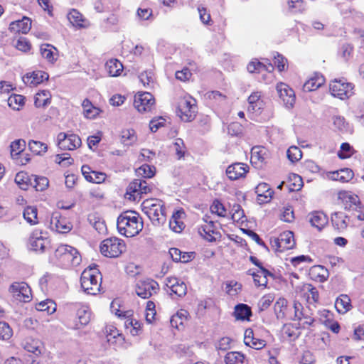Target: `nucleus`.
Returning a JSON list of instances; mask_svg holds the SVG:
<instances>
[{"label": "nucleus", "instance_id": "obj_1", "mask_svg": "<svg viewBox=\"0 0 364 364\" xmlns=\"http://www.w3.org/2000/svg\"><path fill=\"white\" fill-rule=\"evenodd\" d=\"M117 226L121 235L132 237L138 235L142 230L143 222L136 212L128 210L118 217Z\"/></svg>", "mask_w": 364, "mask_h": 364}, {"label": "nucleus", "instance_id": "obj_2", "mask_svg": "<svg viewBox=\"0 0 364 364\" xmlns=\"http://www.w3.org/2000/svg\"><path fill=\"white\" fill-rule=\"evenodd\" d=\"M102 277L96 266H89L81 274L80 284L83 291L90 295H96L100 291Z\"/></svg>", "mask_w": 364, "mask_h": 364}, {"label": "nucleus", "instance_id": "obj_3", "mask_svg": "<svg viewBox=\"0 0 364 364\" xmlns=\"http://www.w3.org/2000/svg\"><path fill=\"white\" fill-rule=\"evenodd\" d=\"M141 210L154 225H160L166 221L164 203L157 198H149L141 203Z\"/></svg>", "mask_w": 364, "mask_h": 364}, {"label": "nucleus", "instance_id": "obj_4", "mask_svg": "<svg viewBox=\"0 0 364 364\" xmlns=\"http://www.w3.org/2000/svg\"><path fill=\"white\" fill-rule=\"evenodd\" d=\"M55 257L65 266H77L81 262L77 249L67 245H59L55 251Z\"/></svg>", "mask_w": 364, "mask_h": 364}, {"label": "nucleus", "instance_id": "obj_5", "mask_svg": "<svg viewBox=\"0 0 364 364\" xmlns=\"http://www.w3.org/2000/svg\"><path fill=\"white\" fill-rule=\"evenodd\" d=\"M126 250L124 242L115 237L104 240L100 245L101 253L107 257H117Z\"/></svg>", "mask_w": 364, "mask_h": 364}, {"label": "nucleus", "instance_id": "obj_6", "mask_svg": "<svg viewBox=\"0 0 364 364\" xmlns=\"http://www.w3.org/2000/svg\"><path fill=\"white\" fill-rule=\"evenodd\" d=\"M353 84L347 82L344 79H335L329 85L331 94L341 100L350 97L353 94Z\"/></svg>", "mask_w": 364, "mask_h": 364}, {"label": "nucleus", "instance_id": "obj_7", "mask_svg": "<svg viewBox=\"0 0 364 364\" xmlns=\"http://www.w3.org/2000/svg\"><path fill=\"white\" fill-rule=\"evenodd\" d=\"M178 114L184 122H191L195 119L197 108L195 100L191 97H183L178 103Z\"/></svg>", "mask_w": 364, "mask_h": 364}, {"label": "nucleus", "instance_id": "obj_8", "mask_svg": "<svg viewBox=\"0 0 364 364\" xmlns=\"http://www.w3.org/2000/svg\"><path fill=\"white\" fill-rule=\"evenodd\" d=\"M205 224H202L198 228V234L205 240L213 242L221 238V234L215 223L208 220V217L203 218Z\"/></svg>", "mask_w": 364, "mask_h": 364}, {"label": "nucleus", "instance_id": "obj_9", "mask_svg": "<svg viewBox=\"0 0 364 364\" xmlns=\"http://www.w3.org/2000/svg\"><path fill=\"white\" fill-rule=\"evenodd\" d=\"M9 292L19 302H28L31 299V288L23 282L12 283L9 288Z\"/></svg>", "mask_w": 364, "mask_h": 364}, {"label": "nucleus", "instance_id": "obj_10", "mask_svg": "<svg viewBox=\"0 0 364 364\" xmlns=\"http://www.w3.org/2000/svg\"><path fill=\"white\" fill-rule=\"evenodd\" d=\"M58 146L62 150H75L81 144V139L75 134L60 132L58 134Z\"/></svg>", "mask_w": 364, "mask_h": 364}, {"label": "nucleus", "instance_id": "obj_11", "mask_svg": "<svg viewBox=\"0 0 364 364\" xmlns=\"http://www.w3.org/2000/svg\"><path fill=\"white\" fill-rule=\"evenodd\" d=\"M159 289V286L158 283L150 279L146 280H140L136 285V294L143 299L149 298L154 294H156Z\"/></svg>", "mask_w": 364, "mask_h": 364}, {"label": "nucleus", "instance_id": "obj_12", "mask_svg": "<svg viewBox=\"0 0 364 364\" xmlns=\"http://www.w3.org/2000/svg\"><path fill=\"white\" fill-rule=\"evenodd\" d=\"M272 247L278 252L291 250L295 246L294 233L291 231H285L279 237L272 241Z\"/></svg>", "mask_w": 364, "mask_h": 364}, {"label": "nucleus", "instance_id": "obj_13", "mask_svg": "<svg viewBox=\"0 0 364 364\" xmlns=\"http://www.w3.org/2000/svg\"><path fill=\"white\" fill-rule=\"evenodd\" d=\"M155 100L153 95L148 92L139 93L136 95L134 106L141 113L150 112L154 106Z\"/></svg>", "mask_w": 364, "mask_h": 364}, {"label": "nucleus", "instance_id": "obj_14", "mask_svg": "<svg viewBox=\"0 0 364 364\" xmlns=\"http://www.w3.org/2000/svg\"><path fill=\"white\" fill-rule=\"evenodd\" d=\"M276 88L279 97L283 101L285 107L288 109L292 108L296 100L294 90L287 84L282 82L277 84Z\"/></svg>", "mask_w": 364, "mask_h": 364}, {"label": "nucleus", "instance_id": "obj_15", "mask_svg": "<svg viewBox=\"0 0 364 364\" xmlns=\"http://www.w3.org/2000/svg\"><path fill=\"white\" fill-rule=\"evenodd\" d=\"M152 188V186H150L146 181L139 178L134 179L129 183L127 193L131 194L134 198L141 197L143 194L150 193Z\"/></svg>", "mask_w": 364, "mask_h": 364}, {"label": "nucleus", "instance_id": "obj_16", "mask_svg": "<svg viewBox=\"0 0 364 364\" xmlns=\"http://www.w3.org/2000/svg\"><path fill=\"white\" fill-rule=\"evenodd\" d=\"M50 228L60 233L68 232L72 225L65 218H62L59 213H53L50 219Z\"/></svg>", "mask_w": 364, "mask_h": 364}, {"label": "nucleus", "instance_id": "obj_17", "mask_svg": "<svg viewBox=\"0 0 364 364\" xmlns=\"http://www.w3.org/2000/svg\"><path fill=\"white\" fill-rule=\"evenodd\" d=\"M294 320H297L299 321H303V325L311 326L314 323V319L311 316L310 309L304 308L302 304L297 301H294Z\"/></svg>", "mask_w": 364, "mask_h": 364}, {"label": "nucleus", "instance_id": "obj_18", "mask_svg": "<svg viewBox=\"0 0 364 364\" xmlns=\"http://www.w3.org/2000/svg\"><path fill=\"white\" fill-rule=\"evenodd\" d=\"M299 290H296L297 294L301 297L306 299L309 304H314L318 300V292L317 289L310 284H304L298 287Z\"/></svg>", "mask_w": 364, "mask_h": 364}, {"label": "nucleus", "instance_id": "obj_19", "mask_svg": "<svg viewBox=\"0 0 364 364\" xmlns=\"http://www.w3.org/2000/svg\"><path fill=\"white\" fill-rule=\"evenodd\" d=\"M249 166L243 163H235L226 169V174L230 180H237L244 177L248 172Z\"/></svg>", "mask_w": 364, "mask_h": 364}, {"label": "nucleus", "instance_id": "obj_20", "mask_svg": "<svg viewBox=\"0 0 364 364\" xmlns=\"http://www.w3.org/2000/svg\"><path fill=\"white\" fill-rule=\"evenodd\" d=\"M166 286L171 289L172 293L179 297H182L186 294L187 287L186 284L176 277L166 278Z\"/></svg>", "mask_w": 364, "mask_h": 364}, {"label": "nucleus", "instance_id": "obj_21", "mask_svg": "<svg viewBox=\"0 0 364 364\" xmlns=\"http://www.w3.org/2000/svg\"><path fill=\"white\" fill-rule=\"evenodd\" d=\"M244 343L253 349L260 350L266 346V341L257 338L252 328H247L244 334Z\"/></svg>", "mask_w": 364, "mask_h": 364}, {"label": "nucleus", "instance_id": "obj_22", "mask_svg": "<svg viewBox=\"0 0 364 364\" xmlns=\"http://www.w3.org/2000/svg\"><path fill=\"white\" fill-rule=\"evenodd\" d=\"M49 75L47 73L37 70L31 73H27L23 77V81L25 84L30 86H36L44 80H47Z\"/></svg>", "mask_w": 364, "mask_h": 364}, {"label": "nucleus", "instance_id": "obj_23", "mask_svg": "<svg viewBox=\"0 0 364 364\" xmlns=\"http://www.w3.org/2000/svg\"><path fill=\"white\" fill-rule=\"evenodd\" d=\"M31 249L35 252H43L48 244L46 238L41 235V233L33 232L29 238Z\"/></svg>", "mask_w": 364, "mask_h": 364}, {"label": "nucleus", "instance_id": "obj_24", "mask_svg": "<svg viewBox=\"0 0 364 364\" xmlns=\"http://www.w3.org/2000/svg\"><path fill=\"white\" fill-rule=\"evenodd\" d=\"M255 193L257 195V200L259 203H264L270 201L274 191L270 188L269 184L261 183L255 188Z\"/></svg>", "mask_w": 364, "mask_h": 364}, {"label": "nucleus", "instance_id": "obj_25", "mask_svg": "<svg viewBox=\"0 0 364 364\" xmlns=\"http://www.w3.org/2000/svg\"><path fill=\"white\" fill-rule=\"evenodd\" d=\"M21 345L26 351L32 353L36 356L41 355L43 349L42 342L33 338H26L23 341Z\"/></svg>", "mask_w": 364, "mask_h": 364}, {"label": "nucleus", "instance_id": "obj_26", "mask_svg": "<svg viewBox=\"0 0 364 364\" xmlns=\"http://www.w3.org/2000/svg\"><path fill=\"white\" fill-rule=\"evenodd\" d=\"M309 218L311 225L318 230H321L328 221L326 215L321 211H314L310 213Z\"/></svg>", "mask_w": 364, "mask_h": 364}, {"label": "nucleus", "instance_id": "obj_27", "mask_svg": "<svg viewBox=\"0 0 364 364\" xmlns=\"http://www.w3.org/2000/svg\"><path fill=\"white\" fill-rule=\"evenodd\" d=\"M248 274L252 275L256 286L266 287L267 284V277H272L273 274L263 267H260V269L257 272H251L248 271Z\"/></svg>", "mask_w": 364, "mask_h": 364}, {"label": "nucleus", "instance_id": "obj_28", "mask_svg": "<svg viewBox=\"0 0 364 364\" xmlns=\"http://www.w3.org/2000/svg\"><path fill=\"white\" fill-rule=\"evenodd\" d=\"M354 176L353 171L350 168H343L330 173L329 178L333 181H338L341 183L350 181Z\"/></svg>", "mask_w": 364, "mask_h": 364}, {"label": "nucleus", "instance_id": "obj_29", "mask_svg": "<svg viewBox=\"0 0 364 364\" xmlns=\"http://www.w3.org/2000/svg\"><path fill=\"white\" fill-rule=\"evenodd\" d=\"M309 275L313 280L323 282L328 277V271L323 266L315 265L310 269Z\"/></svg>", "mask_w": 364, "mask_h": 364}, {"label": "nucleus", "instance_id": "obj_30", "mask_svg": "<svg viewBox=\"0 0 364 364\" xmlns=\"http://www.w3.org/2000/svg\"><path fill=\"white\" fill-rule=\"evenodd\" d=\"M324 82V77L321 75L316 74L304 84L303 90L305 92L314 91L323 85Z\"/></svg>", "mask_w": 364, "mask_h": 364}, {"label": "nucleus", "instance_id": "obj_31", "mask_svg": "<svg viewBox=\"0 0 364 364\" xmlns=\"http://www.w3.org/2000/svg\"><path fill=\"white\" fill-rule=\"evenodd\" d=\"M248 111L251 112H256L262 109L264 103L261 99V95L259 92H255L248 97Z\"/></svg>", "mask_w": 364, "mask_h": 364}, {"label": "nucleus", "instance_id": "obj_32", "mask_svg": "<svg viewBox=\"0 0 364 364\" xmlns=\"http://www.w3.org/2000/svg\"><path fill=\"white\" fill-rule=\"evenodd\" d=\"M226 364H249L248 360L244 354L237 352H228L225 356Z\"/></svg>", "mask_w": 364, "mask_h": 364}, {"label": "nucleus", "instance_id": "obj_33", "mask_svg": "<svg viewBox=\"0 0 364 364\" xmlns=\"http://www.w3.org/2000/svg\"><path fill=\"white\" fill-rule=\"evenodd\" d=\"M331 222L334 228L337 230H345L348 225V216L342 212L335 213L331 216Z\"/></svg>", "mask_w": 364, "mask_h": 364}, {"label": "nucleus", "instance_id": "obj_34", "mask_svg": "<svg viewBox=\"0 0 364 364\" xmlns=\"http://www.w3.org/2000/svg\"><path fill=\"white\" fill-rule=\"evenodd\" d=\"M338 198L349 204V208H360V202L358 196L351 194L347 191H341L338 193Z\"/></svg>", "mask_w": 364, "mask_h": 364}, {"label": "nucleus", "instance_id": "obj_35", "mask_svg": "<svg viewBox=\"0 0 364 364\" xmlns=\"http://www.w3.org/2000/svg\"><path fill=\"white\" fill-rule=\"evenodd\" d=\"M105 68L110 76L116 77L123 70V65L118 60L111 59L106 63Z\"/></svg>", "mask_w": 364, "mask_h": 364}, {"label": "nucleus", "instance_id": "obj_36", "mask_svg": "<svg viewBox=\"0 0 364 364\" xmlns=\"http://www.w3.org/2000/svg\"><path fill=\"white\" fill-rule=\"evenodd\" d=\"M15 182L21 189L27 190L32 183L31 176L26 172L20 171L15 176Z\"/></svg>", "mask_w": 364, "mask_h": 364}, {"label": "nucleus", "instance_id": "obj_37", "mask_svg": "<svg viewBox=\"0 0 364 364\" xmlns=\"http://www.w3.org/2000/svg\"><path fill=\"white\" fill-rule=\"evenodd\" d=\"M350 299L347 295H341L335 302V308L340 314L346 313L350 308Z\"/></svg>", "mask_w": 364, "mask_h": 364}, {"label": "nucleus", "instance_id": "obj_38", "mask_svg": "<svg viewBox=\"0 0 364 364\" xmlns=\"http://www.w3.org/2000/svg\"><path fill=\"white\" fill-rule=\"evenodd\" d=\"M15 26L17 32L27 33L31 28V21L29 18L23 17L21 20L12 23L11 29L15 30Z\"/></svg>", "mask_w": 364, "mask_h": 364}, {"label": "nucleus", "instance_id": "obj_39", "mask_svg": "<svg viewBox=\"0 0 364 364\" xmlns=\"http://www.w3.org/2000/svg\"><path fill=\"white\" fill-rule=\"evenodd\" d=\"M76 315L80 325L79 326L78 324H76L77 328H80V326H86L90 321L91 314L85 306L79 308Z\"/></svg>", "mask_w": 364, "mask_h": 364}, {"label": "nucleus", "instance_id": "obj_40", "mask_svg": "<svg viewBox=\"0 0 364 364\" xmlns=\"http://www.w3.org/2000/svg\"><path fill=\"white\" fill-rule=\"evenodd\" d=\"M234 314L237 319H249L252 315L251 309L246 304H240L235 306Z\"/></svg>", "mask_w": 364, "mask_h": 364}, {"label": "nucleus", "instance_id": "obj_41", "mask_svg": "<svg viewBox=\"0 0 364 364\" xmlns=\"http://www.w3.org/2000/svg\"><path fill=\"white\" fill-rule=\"evenodd\" d=\"M121 142L124 146H131L136 141L135 132L132 129H124L121 132Z\"/></svg>", "mask_w": 364, "mask_h": 364}, {"label": "nucleus", "instance_id": "obj_42", "mask_svg": "<svg viewBox=\"0 0 364 364\" xmlns=\"http://www.w3.org/2000/svg\"><path fill=\"white\" fill-rule=\"evenodd\" d=\"M82 105L84 110V114L87 118L93 119L100 113V109L97 107H94L87 99L83 100Z\"/></svg>", "mask_w": 364, "mask_h": 364}, {"label": "nucleus", "instance_id": "obj_43", "mask_svg": "<svg viewBox=\"0 0 364 364\" xmlns=\"http://www.w3.org/2000/svg\"><path fill=\"white\" fill-rule=\"evenodd\" d=\"M31 186L35 188L37 191H43L48 186V179L43 176H31Z\"/></svg>", "mask_w": 364, "mask_h": 364}, {"label": "nucleus", "instance_id": "obj_44", "mask_svg": "<svg viewBox=\"0 0 364 364\" xmlns=\"http://www.w3.org/2000/svg\"><path fill=\"white\" fill-rule=\"evenodd\" d=\"M40 50L42 57L48 61L53 63L56 60V58H55L56 54L54 52L56 50V48L50 44H43L41 46Z\"/></svg>", "mask_w": 364, "mask_h": 364}, {"label": "nucleus", "instance_id": "obj_45", "mask_svg": "<svg viewBox=\"0 0 364 364\" xmlns=\"http://www.w3.org/2000/svg\"><path fill=\"white\" fill-rule=\"evenodd\" d=\"M37 214V208L33 206H28L24 209L23 213L24 219L31 225H36L38 223Z\"/></svg>", "mask_w": 364, "mask_h": 364}, {"label": "nucleus", "instance_id": "obj_46", "mask_svg": "<svg viewBox=\"0 0 364 364\" xmlns=\"http://www.w3.org/2000/svg\"><path fill=\"white\" fill-rule=\"evenodd\" d=\"M50 94L48 90H42L38 92L35 97L34 104L36 107H45L50 103Z\"/></svg>", "mask_w": 364, "mask_h": 364}, {"label": "nucleus", "instance_id": "obj_47", "mask_svg": "<svg viewBox=\"0 0 364 364\" xmlns=\"http://www.w3.org/2000/svg\"><path fill=\"white\" fill-rule=\"evenodd\" d=\"M36 309L40 311H46L48 314H52L56 310V305L52 300L47 299L37 304Z\"/></svg>", "mask_w": 364, "mask_h": 364}, {"label": "nucleus", "instance_id": "obj_48", "mask_svg": "<svg viewBox=\"0 0 364 364\" xmlns=\"http://www.w3.org/2000/svg\"><path fill=\"white\" fill-rule=\"evenodd\" d=\"M188 315V311L185 310L178 311L171 318L170 323L171 326L178 328L179 325H183V321L187 319Z\"/></svg>", "mask_w": 364, "mask_h": 364}, {"label": "nucleus", "instance_id": "obj_49", "mask_svg": "<svg viewBox=\"0 0 364 364\" xmlns=\"http://www.w3.org/2000/svg\"><path fill=\"white\" fill-rule=\"evenodd\" d=\"M29 149L36 155H41L46 152L48 146L46 144L38 141L31 140L28 142Z\"/></svg>", "mask_w": 364, "mask_h": 364}, {"label": "nucleus", "instance_id": "obj_50", "mask_svg": "<svg viewBox=\"0 0 364 364\" xmlns=\"http://www.w3.org/2000/svg\"><path fill=\"white\" fill-rule=\"evenodd\" d=\"M287 301L284 298L279 299L274 306V312L278 319H282L285 316L284 309L287 308Z\"/></svg>", "mask_w": 364, "mask_h": 364}, {"label": "nucleus", "instance_id": "obj_51", "mask_svg": "<svg viewBox=\"0 0 364 364\" xmlns=\"http://www.w3.org/2000/svg\"><path fill=\"white\" fill-rule=\"evenodd\" d=\"M24 97L21 95H12L8 99V105L13 109L19 110L24 105Z\"/></svg>", "mask_w": 364, "mask_h": 364}, {"label": "nucleus", "instance_id": "obj_52", "mask_svg": "<svg viewBox=\"0 0 364 364\" xmlns=\"http://www.w3.org/2000/svg\"><path fill=\"white\" fill-rule=\"evenodd\" d=\"M68 18L70 22L75 26H83V17L82 15L77 10L73 9L68 15Z\"/></svg>", "mask_w": 364, "mask_h": 364}, {"label": "nucleus", "instance_id": "obj_53", "mask_svg": "<svg viewBox=\"0 0 364 364\" xmlns=\"http://www.w3.org/2000/svg\"><path fill=\"white\" fill-rule=\"evenodd\" d=\"M232 219L237 223H244L245 214L240 204L235 203L232 205Z\"/></svg>", "mask_w": 364, "mask_h": 364}, {"label": "nucleus", "instance_id": "obj_54", "mask_svg": "<svg viewBox=\"0 0 364 364\" xmlns=\"http://www.w3.org/2000/svg\"><path fill=\"white\" fill-rule=\"evenodd\" d=\"M26 146V141L23 139H18L13 141L11 145V155L12 157L18 156L24 149Z\"/></svg>", "mask_w": 364, "mask_h": 364}, {"label": "nucleus", "instance_id": "obj_55", "mask_svg": "<svg viewBox=\"0 0 364 364\" xmlns=\"http://www.w3.org/2000/svg\"><path fill=\"white\" fill-rule=\"evenodd\" d=\"M287 156L290 161L294 163L301 159L302 152L299 147L292 146L287 149Z\"/></svg>", "mask_w": 364, "mask_h": 364}, {"label": "nucleus", "instance_id": "obj_56", "mask_svg": "<svg viewBox=\"0 0 364 364\" xmlns=\"http://www.w3.org/2000/svg\"><path fill=\"white\" fill-rule=\"evenodd\" d=\"M332 120L335 128L338 131L341 132H348V124L346 122L344 117L341 116H333Z\"/></svg>", "mask_w": 364, "mask_h": 364}, {"label": "nucleus", "instance_id": "obj_57", "mask_svg": "<svg viewBox=\"0 0 364 364\" xmlns=\"http://www.w3.org/2000/svg\"><path fill=\"white\" fill-rule=\"evenodd\" d=\"M289 9L293 13L302 12L306 9V4L303 0H289Z\"/></svg>", "mask_w": 364, "mask_h": 364}, {"label": "nucleus", "instance_id": "obj_58", "mask_svg": "<svg viewBox=\"0 0 364 364\" xmlns=\"http://www.w3.org/2000/svg\"><path fill=\"white\" fill-rule=\"evenodd\" d=\"M264 149L260 147H254L251 151V161L257 163L258 161L263 162L265 160Z\"/></svg>", "mask_w": 364, "mask_h": 364}, {"label": "nucleus", "instance_id": "obj_59", "mask_svg": "<svg viewBox=\"0 0 364 364\" xmlns=\"http://www.w3.org/2000/svg\"><path fill=\"white\" fill-rule=\"evenodd\" d=\"M353 154V147L348 143H343L341 145V149L338 152L340 159H347L350 157Z\"/></svg>", "mask_w": 364, "mask_h": 364}, {"label": "nucleus", "instance_id": "obj_60", "mask_svg": "<svg viewBox=\"0 0 364 364\" xmlns=\"http://www.w3.org/2000/svg\"><path fill=\"white\" fill-rule=\"evenodd\" d=\"M12 336V329L8 323L0 321V339L9 340Z\"/></svg>", "mask_w": 364, "mask_h": 364}, {"label": "nucleus", "instance_id": "obj_61", "mask_svg": "<svg viewBox=\"0 0 364 364\" xmlns=\"http://www.w3.org/2000/svg\"><path fill=\"white\" fill-rule=\"evenodd\" d=\"M210 210L213 213H215L220 217L225 216L226 209L218 200H214L213 203L210 206Z\"/></svg>", "mask_w": 364, "mask_h": 364}, {"label": "nucleus", "instance_id": "obj_62", "mask_svg": "<svg viewBox=\"0 0 364 364\" xmlns=\"http://www.w3.org/2000/svg\"><path fill=\"white\" fill-rule=\"evenodd\" d=\"M274 297L272 294H267L263 296L259 301L258 306L260 311L267 309L273 302Z\"/></svg>", "mask_w": 364, "mask_h": 364}, {"label": "nucleus", "instance_id": "obj_63", "mask_svg": "<svg viewBox=\"0 0 364 364\" xmlns=\"http://www.w3.org/2000/svg\"><path fill=\"white\" fill-rule=\"evenodd\" d=\"M136 172L139 176H141L144 178H151L154 175V171L152 170L150 166L144 164L140 166Z\"/></svg>", "mask_w": 364, "mask_h": 364}, {"label": "nucleus", "instance_id": "obj_64", "mask_svg": "<svg viewBox=\"0 0 364 364\" xmlns=\"http://www.w3.org/2000/svg\"><path fill=\"white\" fill-rule=\"evenodd\" d=\"M228 132L231 136H239L242 133V126L239 122H232L228 126Z\"/></svg>", "mask_w": 364, "mask_h": 364}]
</instances>
